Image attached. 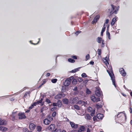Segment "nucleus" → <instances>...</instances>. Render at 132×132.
Returning a JSON list of instances; mask_svg holds the SVG:
<instances>
[{"label": "nucleus", "mask_w": 132, "mask_h": 132, "mask_svg": "<svg viewBox=\"0 0 132 132\" xmlns=\"http://www.w3.org/2000/svg\"><path fill=\"white\" fill-rule=\"evenodd\" d=\"M108 70H107V71L109 73V76L111 77V79L112 80L113 84L116 87V84L115 80V77L113 73L112 67L111 65H109V67H108Z\"/></svg>", "instance_id": "obj_1"}, {"label": "nucleus", "mask_w": 132, "mask_h": 132, "mask_svg": "<svg viewBox=\"0 0 132 132\" xmlns=\"http://www.w3.org/2000/svg\"><path fill=\"white\" fill-rule=\"evenodd\" d=\"M117 117L120 118L121 120V122L122 123L126 122L127 117L125 111L119 112L117 114Z\"/></svg>", "instance_id": "obj_2"}, {"label": "nucleus", "mask_w": 132, "mask_h": 132, "mask_svg": "<svg viewBox=\"0 0 132 132\" xmlns=\"http://www.w3.org/2000/svg\"><path fill=\"white\" fill-rule=\"evenodd\" d=\"M111 10L110 12V16H111L112 15L113 13L115 14H117V12L118 11L119 9V6L117 7L113 5L112 4L111 5Z\"/></svg>", "instance_id": "obj_3"}, {"label": "nucleus", "mask_w": 132, "mask_h": 132, "mask_svg": "<svg viewBox=\"0 0 132 132\" xmlns=\"http://www.w3.org/2000/svg\"><path fill=\"white\" fill-rule=\"evenodd\" d=\"M90 98L94 102H97L100 100V98L99 97L96 98L95 96V95L92 96Z\"/></svg>", "instance_id": "obj_4"}, {"label": "nucleus", "mask_w": 132, "mask_h": 132, "mask_svg": "<svg viewBox=\"0 0 132 132\" xmlns=\"http://www.w3.org/2000/svg\"><path fill=\"white\" fill-rule=\"evenodd\" d=\"M18 115L19 116V119H22L26 118V117L24 113H19Z\"/></svg>", "instance_id": "obj_5"}, {"label": "nucleus", "mask_w": 132, "mask_h": 132, "mask_svg": "<svg viewBox=\"0 0 132 132\" xmlns=\"http://www.w3.org/2000/svg\"><path fill=\"white\" fill-rule=\"evenodd\" d=\"M119 71L122 76L124 77L126 75V73L123 68H120L119 69Z\"/></svg>", "instance_id": "obj_6"}, {"label": "nucleus", "mask_w": 132, "mask_h": 132, "mask_svg": "<svg viewBox=\"0 0 132 132\" xmlns=\"http://www.w3.org/2000/svg\"><path fill=\"white\" fill-rule=\"evenodd\" d=\"M70 124L72 128L76 129L78 127V125L75 124L74 122H70Z\"/></svg>", "instance_id": "obj_7"}, {"label": "nucleus", "mask_w": 132, "mask_h": 132, "mask_svg": "<svg viewBox=\"0 0 132 132\" xmlns=\"http://www.w3.org/2000/svg\"><path fill=\"white\" fill-rule=\"evenodd\" d=\"M36 127V125L33 123H30L29 125V128L31 130H34Z\"/></svg>", "instance_id": "obj_8"}, {"label": "nucleus", "mask_w": 132, "mask_h": 132, "mask_svg": "<svg viewBox=\"0 0 132 132\" xmlns=\"http://www.w3.org/2000/svg\"><path fill=\"white\" fill-rule=\"evenodd\" d=\"M69 79H67L65 81V82L64 83V85L65 86H68L70 83L71 81Z\"/></svg>", "instance_id": "obj_9"}, {"label": "nucleus", "mask_w": 132, "mask_h": 132, "mask_svg": "<svg viewBox=\"0 0 132 132\" xmlns=\"http://www.w3.org/2000/svg\"><path fill=\"white\" fill-rule=\"evenodd\" d=\"M55 125L54 124H51L48 127V129L50 131H52L55 129Z\"/></svg>", "instance_id": "obj_10"}, {"label": "nucleus", "mask_w": 132, "mask_h": 132, "mask_svg": "<svg viewBox=\"0 0 132 132\" xmlns=\"http://www.w3.org/2000/svg\"><path fill=\"white\" fill-rule=\"evenodd\" d=\"M100 18V16L98 15L95 16L92 22V23L93 24V23H96Z\"/></svg>", "instance_id": "obj_11"}, {"label": "nucleus", "mask_w": 132, "mask_h": 132, "mask_svg": "<svg viewBox=\"0 0 132 132\" xmlns=\"http://www.w3.org/2000/svg\"><path fill=\"white\" fill-rule=\"evenodd\" d=\"M103 116V115L102 114L99 113L97 115V118H98V120L100 119H102Z\"/></svg>", "instance_id": "obj_12"}, {"label": "nucleus", "mask_w": 132, "mask_h": 132, "mask_svg": "<svg viewBox=\"0 0 132 132\" xmlns=\"http://www.w3.org/2000/svg\"><path fill=\"white\" fill-rule=\"evenodd\" d=\"M62 96V93H60L56 95L55 97V98L56 99H60Z\"/></svg>", "instance_id": "obj_13"}, {"label": "nucleus", "mask_w": 132, "mask_h": 132, "mask_svg": "<svg viewBox=\"0 0 132 132\" xmlns=\"http://www.w3.org/2000/svg\"><path fill=\"white\" fill-rule=\"evenodd\" d=\"M50 121L48 119H45L43 121V123L46 125H48L50 123Z\"/></svg>", "instance_id": "obj_14"}, {"label": "nucleus", "mask_w": 132, "mask_h": 132, "mask_svg": "<svg viewBox=\"0 0 132 132\" xmlns=\"http://www.w3.org/2000/svg\"><path fill=\"white\" fill-rule=\"evenodd\" d=\"M95 94L96 96L100 97L101 95V92L100 90L97 89L95 91Z\"/></svg>", "instance_id": "obj_15"}, {"label": "nucleus", "mask_w": 132, "mask_h": 132, "mask_svg": "<svg viewBox=\"0 0 132 132\" xmlns=\"http://www.w3.org/2000/svg\"><path fill=\"white\" fill-rule=\"evenodd\" d=\"M62 101L64 104H68L69 102V100L67 98L63 99Z\"/></svg>", "instance_id": "obj_16"}, {"label": "nucleus", "mask_w": 132, "mask_h": 132, "mask_svg": "<svg viewBox=\"0 0 132 132\" xmlns=\"http://www.w3.org/2000/svg\"><path fill=\"white\" fill-rule=\"evenodd\" d=\"M6 124L7 122L5 120H2L0 121V125H5Z\"/></svg>", "instance_id": "obj_17"}, {"label": "nucleus", "mask_w": 132, "mask_h": 132, "mask_svg": "<svg viewBox=\"0 0 132 132\" xmlns=\"http://www.w3.org/2000/svg\"><path fill=\"white\" fill-rule=\"evenodd\" d=\"M117 19L116 18H114L113 19L111 22V25L113 26L115 24V22H116L117 21Z\"/></svg>", "instance_id": "obj_18"}, {"label": "nucleus", "mask_w": 132, "mask_h": 132, "mask_svg": "<svg viewBox=\"0 0 132 132\" xmlns=\"http://www.w3.org/2000/svg\"><path fill=\"white\" fill-rule=\"evenodd\" d=\"M85 118L87 120H90L92 118V117L88 114H86L85 116Z\"/></svg>", "instance_id": "obj_19"}, {"label": "nucleus", "mask_w": 132, "mask_h": 132, "mask_svg": "<svg viewBox=\"0 0 132 132\" xmlns=\"http://www.w3.org/2000/svg\"><path fill=\"white\" fill-rule=\"evenodd\" d=\"M57 104V106L59 107H61L62 104L61 101L60 100H58Z\"/></svg>", "instance_id": "obj_20"}, {"label": "nucleus", "mask_w": 132, "mask_h": 132, "mask_svg": "<svg viewBox=\"0 0 132 132\" xmlns=\"http://www.w3.org/2000/svg\"><path fill=\"white\" fill-rule=\"evenodd\" d=\"M7 130V128L3 126L0 127V130L2 131H5Z\"/></svg>", "instance_id": "obj_21"}, {"label": "nucleus", "mask_w": 132, "mask_h": 132, "mask_svg": "<svg viewBox=\"0 0 132 132\" xmlns=\"http://www.w3.org/2000/svg\"><path fill=\"white\" fill-rule=\"evenodd\" d=\"M80 68L79 67L75 69H74L72 70V71H71V72L72 73H75L76 72L79 71Z\"/></svg>", "instance_id": "obj_22"}, {"label": "nucleus", "mask_w": 132, "mask_h": 132, "mask_svg": "<svg viewBox=\"0 0 132 132\" xmlns=\"http://www.w3.org/2000/svg\"><path fill=\"white\" fill-rule=\"evenodd\" d=\"M78 100V97H76L73 98L72 101V102L73 103L76 102Z\"/></svg>", "instance_id": "obj_23"}, {"label": "nucleus", "mask_w": 132, "mask_h": 132, "mask_svg": "<svg viewBox=\"0 0 132 132\" xmlns=\"http://www.w3.org/2000/svg\"><path fill=\"white\" fill-rule=\"evenodd\" d=\"M30 92H29H29H27L26 93L24 94V95L23 96V99L25 98H26V96H27V95L28 94H29V95L30 96Z\"/></svg>", "instance_id": "obj_24"}, {"label": "nucleus", "mask_w": 132, "mask_h": 132, "mask_svg": "<svg viewBox=\"0 0 132 132\" xmlns=\"http://www.w3.org/2000/svg\"><path fill=\"white\" fill-rule=\"evenodd\" d=\"M97 42L99 43H101L102 41V39L101 37H98L97 38Z\"/></svg>", "instance_id": "obj_25"}, {"label": "nucleus", "mask_w": 132, "mask_h": 132, "mask_svg": "<svg viewBox=\"0 0 132 132\" xmlns=\"http://www.w3.org/2000/svg\"><path fill=\"white\" fill-rule=\"evenodd\" d=\"M105 24L104 26V27L103 28L102 31L101 32V35L103 36V32L105 31V27H104Z\"/></svg>", "instance_id": "obj_26"}, {"label": "nucleus", "mask_w": 132, "mask_h": 132, "mask_svg": "<svg viewBox=\"0 0 132 132\" xmlns=\"http://www.w3.org/2000/svg\"><path fill=\"white\" fill-rule=\"evenodd\" d=\"M42 127L40 126H38L37 127V129L38 132H40L42 130Z\"/></svg>", "instance_id": "obj_27"}, {"label": "nucleus", "mask_w": 132, "mask_h": 132, "mask_svg": "<svg viewBox=\"0 0 132 132\" xmlns=\"http://www.w3.org/2000/svg\"><path fill=\"white\" fill-rule=\"evenodd\" d=\"M69 62L71 63H74L75 62V61L71 58H69L68 59Z\"/></svg>", "instance_id": "obj_28"}, {"label": "nucleus", "mask_w": 132, "mask_h": 132, "mask_svg": "<svg viewBox=\"0 0 132 132\" xmlns=\"http://www.w3.org/2000/svg\"><path fill=\"white\" fill-rule=\"evenodd\" d=\"M85 127L83 126H82L80 127L79 129V130H79L80 131H84L85 130Z\"/></svg>", "instance_id": "obj_29"}, {"label": "nucleus", "mask_w": 132, "mask_h": 132, "mask_svg": "<svg viewBox=\"0 0 132 132\" xmlns=\"http://www.w3.org/2000/svg\"><path fill=\"white\" fill-rule=\"evenodd\" d=\"M77 81L76 79H74L73 80L72 84L73 85H75L77 84Z\"/></svg>", "instance_id": "obj_30"}, {"label": "nucleus", "mask_w": 132, "mask_h": 132, "mask_svg": "<svg viewBox=\"0 0 132 132\" xmlns=\"http://www.w3.org/2000/svg\"><path fill=\"white\" fill-rule=\"evenodd\" d=\"M88 127H90V128H87V130L86 132H90L91 129L92 128L91 125H89L88 126Z\"/></svg>", "instance_id": "obj_31"}, {"label": "nucleus", "mask_w": 132, "mask_h": 132, "mask_svg": "<svg viewBox=\"0 0 132 132\" xmlns=\"http://www.w3.org/2000/svg\"><path fill=\"white\" fill-rule=\"evenodd\" d=\"M95 110L93 109L92 111V112L91 113V116H93L95 114Z\"/></svg>", "instance_id": "obj_32"}, {"label": "nucleus", "mask_w": 132, "mask_h": 132, "mask_svg": "<svg viewBox=\"0 0 132 132\" xmlns=\"http://www.w3.org/2000/svg\"><path fill=\"white\" fill-rule=\"evenodd\" d=\"M106 35L108 36V39H110V34L109 32L107 31H106Z\"/></svg>", "instance_id": "obj_33"}, {"label": "nucleus", "mask_w": 132, "mask_h": 132, "mask_svg": "<svg viewBox=\"0 0 132 132\" xmlns=\"http://www.w3.org/2000/svg\"><path fill=\"white\" fill-rule=\"evenodd\" d=\"M93 120L94 121H98L99 120L98 119V118H97V116H94L93 118Z\"/></svg>", "instance_id": "obj_34"}, {"label": "nucleus", "mask_w": 132, "mask_h": 132, "mask_svg": "<svg viewBox=\"0 0 132 132\" xmlns=\"http://www.w3.org/2000/svg\"><path fill=\"white\" fill-rule=\"evenodd\" d=\"M105 62H105V64L106 65H107V64H109V63L108 61V58H107V57H105Z\"/></svg>", "instance_id": "obj_35"}, {"label": "nucleus", "mask_w": 132, "mask_h": 132, "mask_svg": "<svg viewBox=\"0 0 132 132\" xmlns=\"http://www.w3.org/2000/svg\"><path fill=\"white\" fill-rule=\"evenodd\" d=\"M57 80L56 79H53L51 81L53 83H55L57 82Z\"/></svg>", "instance_id": "obj_36"}, {"label": "nucleus", "mask_w": 132, "mask_h": 132, "mask_svg": "<svg viewBox=\"0 0 132 132\" xmlns=\"http://www.w3.org/2000/svg\"><path fill=\"white\" fill-rule=\"evenodd\" d=\"M75 108L77 110H79L80 108L79 106L77 105H75L74 106Z\"/></svg>", "instance_id": "obj_37"}, {"label": "nucleus", "mask_w": 132, "mask_h": 132, "mask_svg": "<svg viewBox=\"0 0 132 132\" xmlns=\"http://www.w3.org/2000/svg\"><path fill=\"white\" fill-rule=\"evenodd\" d=\"M97 53L100 55H101V50L100 49H98L97 50Z\"/></svg>", "instance_id": "obj_38"}, {"label": "nucleus", "mask_w": 132, "mask_h": 132, "mask_svg": "<svg viewBox=\"0 0 132 132\" xmlns=\"http://www.w3.org/2000/svg\"><path fill=\"white\" fill-rule=\"evenodd\" d=\"M91 92L90 91L89 89L87 88L86 90V93L88 94H90L91 93Z\"/></svg>", "instance_id": "obj_39"}, {"label": "nucleus", "mask_w": 132, "mask_h": 132, "mask_svg": "<svg viewBox=\"0 0 132 132\" xmlns=\"http://www.w3.org/2000/svg\"><path fill=\"white\" fill-rule=\"evenodd\" d=\"M92 111V109L91 107H89L88 109V112H91Z\"/></svg>", "instance_id": "obj_40"}, {"label": "nucleus", "mask_w": 132, "mask_h": 132, "mask_svg": "<svg viewBox=\"0 0 132 132\" xmlns=\"http://www.w3.org/2000/svg\"><path fill=\"white\" fill-rule=\"evenodd\" d=\"M57 109V108L55 107H54L51 109V111H55Z\"/></svg>", "instance_id": "obj_41"}, {"label": "nucleus", "mask_w": 132, "mask_h": 132, "mask_svg": "<svg viewBox=\"0 0 132 132\" xmlns=\"http://www.w3.org/2000/svg\"><path fill=\"white\" fill-rule=\"evenodd\" d=\"M10 119L12 120L13 121H14L15 119V117L13 115H12L10 117Z\"/></svg>", "instance_id": "obj_42"}, {"label": "nucleus", "mask_w": 132, "mask_h": 132, "mask_svg": "<svg viewBox=\"0 0 132 132\" xmlns=\"http://www.w3.org/2000/svg\"><path fill=\"white\" fill-rule=\"evenodd\" d=\"M71 58L75 59H77V56L76 55H72L71 56Z\"/></svg>", "instance_id": "obj_43"}, {"label": "nucleus", "mask_w": 132, "mask_h": 132, "mask_svg": "<svg viewBox=\"0 0 132 132\" xmlns=\"http://www.w3.org/2000/svg\"><path fill=\"white\" fill-rule=\"evenodd\" d=\"M102 106L101 105H99L98 104H97L96 105V108L97 109L101 108Z\"/></svg>", "instance_id": "obj_44"}, {"label": "nucleus", "mask_w": 132, "mask_h": 132, "mask_svg": "<svg viewBox=\"0 0 132 132\" xmlns=\"http://www.w3.org/2000/svg\"><path fill=\"white\" fill-rule=\"evenodd\" d=\"M46 102L48 104L50 103H51V101L50 100L48 99H46Z\"/></svg>", "instance_id": "obj_45"}, {"label": "nucleus", "mask_w": 132, "mask_h": 132, "mask_svg": "<svg viewBox=\"0 0 132 132\" xmlns=\"http://www.w3.org/2000/svg\"><path fill=\"white\" fill-rule=\"evenodd\" d=\"M81 76L83 77H87V75L85 73H83L81 75Z\"/></svg>", "instance_id": "obj_46"}, {"label": "nucleus", "mask_w": 132, "mask_h": 132, "mask_svg": "<svg viewBox=\"0 0 132 132\" xmlns=\"http://www.w3.org/2000/svg\"><path fill=\"white\" fill-rule=\"evenodd\" d=\"M102 44L101 45V46L103 47L105 46V43H104V40H102Z\"/></svg>", "instance_id": "obj_47"}, {"label": "nucleus", "mask_w": 132, "mask_h": 132, "mask_svg": "<svg viewBox=\"0 0 132 132\" xmlns=\"http://www.w3.org/2000/svg\"><path fill=\"white\" fill-rule=\"evenodd\" d=\"M78 81L79 82H81L83 80L82 79L81 77L78 78Z\"/></svg>", "instance_id": "obj_48"}, {"label": "nucleus", "mask_w": 132, "mask_h": 132, "mask_svg": "<svg viewBox=\"0 0 132 132\" xmlns=\"http://www.w3.org/2000/svg\"><path fill=\"white\" fill-rule=\"evenodd\" d=\"M47 80V79H44L43 80V83H42L43 84H45L46 82V81Z\"/></svg>", "instance_id": "obj_49"}, {"label": "nucleus", "mask_w": 132, "mask_h": 132, "mask_svg": "<svg viewBox=\"0 0 132 132\" xmlns=\"http://www.w3.org/2000/svg\"><path fill=\"white\" fill-rule=\"evenodd\" d=\"M56 112H54L52 113V116L53 117H54L56 115Z\"/></svg>", "instance_id": "obj_50"}, {"label": "nucleus", "mask_w": 132, "mask_h": 132, "mask_svg": "<svg viewBox=\"0 0 132 132\" xmlns=\"http://www.w3.org/2000/svg\"><path fill=\"white\" fill-rule=\"evenodd\" d=\"M84 101H79L77 102V103L78 104H81L82 103H85Z\"/></svg>", "instance_id": "obj_51"}, {"label": "nucleus", "mask_w": 132, "mask_h": 132, "mask_svg": "<svg viewBox=\"0 0 132 132\" xmlns=\"http://www.w3.org/2000/svg\"><path fill=\"white\" fill-rule=\"evenodd\" d=\"M89 58V54H87L86 56V59L87 60H88Z\"/></svg>", "instance_id": "obj_52"}, {"label": "nucleus", "mask_w": 132, "mask_h": 132, "mask_svg": "<svg viewBox=\"0 0 132 132\" xmlns=\"http://www.w3.org/2000/svg\"><path fill=\"white\" fill-rule=\"evenodd\" d=\"M67 79H70V81H71L72 80V79H74V77L73 76H71L70 78H67Z\"/></svg>", "instance_id": "obj_53"}, {"label": "nucleus", "mask_w": 132, "mask_h": 132, "mask_svg": "<svg viewBox=\"0 0 132 132\" xmlns=\"http://www.w3.org/2000/svg\"><path fill=\"white\" fill-rule=\"evenodd\" d=\"M57 132H66V131L65 130H63L62 131H61V129H59L57 131Z\"/></svg>", "instance_id": "obj_54"}, {"label": "nucleus", "mask_w": 132, "mask_h": 132, "mask_svg": "<svg viewBox=\"0 0 132 132\" xmlns=\"http://www.w3.org/2000/svg\"><path fill=\"white\" fill-rule=\"evenodd\" d=\"M34 107V106L32 104L31 105L29 108V110H30L32 109Z\"/></svg>", "instance_id": "obj_55"}, {"label": "nucleus", "mask_w": 132, "mask_h": 132, "mask_svg": "<svg viewBox=\"0 0 132 132\" xmlns=\"http://www.w3.org/2000/svg\"><path fill=\"white\" fill-rule=\"evenodd\" d=\"M37 104V102H35L33 103L32 105H33V106H36V105Z\"/></svg>", "instance_id": "obj_56"}, {"label": "nucleus", "mask_w": 132, "mask_h": 132, "mask_svg": "<svg viewBox=\"0 0 132 132\" xmlns=\"http://www.w3.org/2000/svg\"><path fill=\"white\" fill-rule=\"evenodd\" d=\"M81 32V31H77L76 32H75V34L77 35H78L79 33H80V32Z\"/></svg>", "instance_id": "obj_57"}, {"label": "nucleus", "mask_w": 132, "mask_h": 132, "mask_svg": "<svg viewBox=\"0 0 132 132\" xmlns=\"http://www.w3.org/2000/svg\"><path fill=\"white\" fill-rule=\"evenodd\" d=\"M129 111L131 113H132V109L131 107H130L129 108Z\"/></svg>", "instance_id": "obj_58"}, {"label": "nucleus", "mask_w": 132, "mask_h": 132, "mask_svg": "<svg viewBox=\"0 0 132 132\" xmlns=\"http://www.w3.org/2000/svg\"><path fill=\"white\" fill-rule=\"evenodd\" d=\"M55 130H52V131L51 132H57V131L59 130H57V129H55Z\"/></svg>", "instance_id": "obj_59"}, {"label": "nucleus", "mask_w": 132, "mask_h": 132, "mask_svg": "<svg viewBox=\"0 0 132 132\" xmlns=\"http://www.w3.org/2000/svg\"><path fill=\"white\" fill-rule=\"evenodd\" d=\"M53 119L51 117H50L49 118V121H50V122Z\"/></svg>", "instance_id": "obj_60"}, {"label": "nucleus", "mask_w": 132, "mask_h": 132, "mask_svg": "<svg viewBox=\"0 0 132 132\" xmlns=\"http://www.w3.org/2000/svg\"><path fill=\"white\" fill-rule=\"evenodd\" d=\"M57 103H53V106H57Z\"/></svg>", "instance_id": "obj_61"}, {"label": "nucleus", "mask_w": 132, "mask_h": 132, "mask_svg": "<svg viewBox=\"0 0 132 132\" xmlns=\"http://www.w3.org/2000/svg\"><path fill=\"white\" fill-rule=\"evenodd\" d=\"M89 63L90 64L93 65L94 64V62L93 61H91Z\"/></svg>", "instance_id": "obj_62"}, {"label": "nucleus", "mask_w": 132, "mask_h": 132, "mask_svg": "<svg viewBox=\"0 0 132 132\" xmlns=\"http://www.w3.org/2000/svg\"><path fill=\"white\" fill-rule=\"evenodd\" d=\"M121 93V94H122V95L123 96H124V97H126L127 96H126V95L125 94H124L123 93Z\"/></svg>", "instance_id": "obj_63"}, {"label": "nucleus", "mask_w": 132, "mask_h": 132, "mask_svg": "<svg viewBox=\"0 0 132 132\" xmlns=\"http://www.w3.org/2000/svg\"><path fill=\"white\" fill-rule=\"evenodd\" d=\"M36 102H37V104H39L40 103H42V102L40 100L37 101Z\"/></svg>", "instance_id": "obj_64"}]
</instances>
